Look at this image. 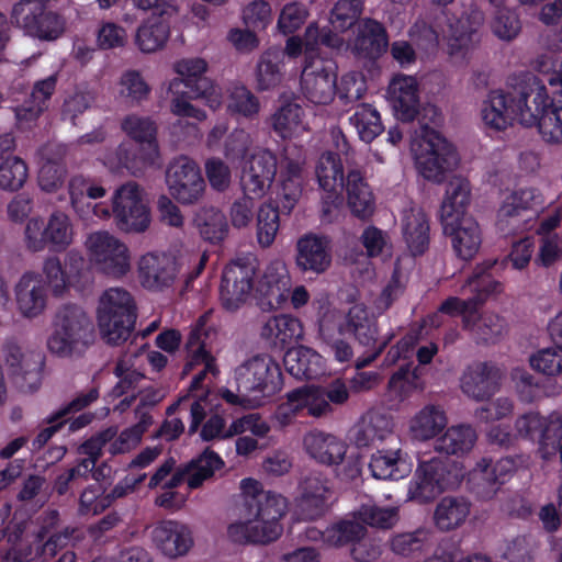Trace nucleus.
Wrapping results in <instances>:
<instances>
[{
    "label": "nucleus",
    "mask_w": 562,
    "mask_h": 562,
    "mask_svg": "<svg viewBox=\"0 0 562 562\" xmlns=\"http://www.w3.org/2000/svg\"><path fill=\"white\" fill-rule=\"evenodd\" d=\"M467 329L475 336L477 341L495 344L506 333V324L501 316L494 313H485L477 319L475 315L472 325Z\"/></svg>",
    "instance_id": "6e6d98bb"
},
{
    "label": "nucleus",
    "mask_w": 562,
    "mask_h": 562,
    "mask_svg": "<svg viewBox=\"0 0 562 562\" xmlns=\"http://www.w3.org/2000/svg\"><path fill=\"white\" fill-rule=\"evenodd\" d=\"M418 172L428 181L441 183L459 165L454 147L436 130L422 124L413 144Z\"/></svg>",
    "instance_id": "7ed1b4c3"
},
{
    "label": "nucleus",
    "mask_w": 562,
    "mask_h": 562,
    "mask_svg": "<svg viewBox=\"0 0 562 562\" xmlns=\"http://www.w3.org/2000/svg\"><path fill=\"white\" fill-rule=\"evenodd\" d=\"M364 537H367V528L358 519L357 513L351 518L340 519L331 524L322 532L323 541L335 548L352 546Z\"/></svg>",
    "instance_id": "a19ab883"
},
{
    "label": "nucleus",
    "mask_w": 562,
    "mask_h": 562,
    "mask_svg": "<svg viewBox=\"0 0 562 562\" xmlns=\"http://www.w3.org/2000/svg\"><path fill=\"white\" fill-rule=\"evenodd\" d=\"M337 75L333 60L311 57L301 74V90L314 104H328L336 94Z\"/></svg>",
    "instance_id": "ddd939ff"
},
{
    "label": "nucleus",
    "mask_w": 562,
    "mask_h": 562,
    "mask_svg": "<svg viewBox=\"0 0 562 562\" xmlns=\"http://www.w3.org/2000/svg\"><path fill=\"white\" fill-rule=\"evenodd\" d=\"M193 222L200 236L212 244L223 241L228 234L229 227L225 214L214 206L199 209Z\"/></svg>",
    "instance_id": "37998d69"
},
{
    "label": "nucleus",
    "mask_w": 562,
    "mask_h": 562,
    "mask_svg": "<svg viewBox=\"0 0 562 562\" xmlns=\"http://www.w3.org/2000/svg\"><path fill=\"white\" fill-rule=\"evenodd\" d=\"M344 189L347 194V204L356 217L367 220L374 213V196L360 169H348Z\"/></svg>",
    "instance_id": "cd10ccee"
},
{
    "label": "nucleus",
    "mask_w": 562,
    "mask_h": 562,
    "mask_svg": "<svg viewBox=\"0 0 562 562\" xmlns=\"http://www.w3.org/2000/svg\"><path fill=\"white\" fill-rule=\"evenodd\" d=\"M531 368L544 375H559L562 370V348H546L529 358Z\"/></svg>",
    "instance_id": "69168bd1"
},
{
    "label": "nucleus",
    "mask_w": 562,
    "mask_h": 562,
    "mask_svg": "<svg viewBox=\"0 0 562 562\" xmlns=\"http://www.w3.org/2000/svg\"><path fill=\"white\" fill-rule=\"evenodd\" d=\"M303 445L313 459L327 465L341 463L347 451V446L341 439L319 430L307 432L303 438Z\"/></svg>",
    "instance_id": "7c9ffc66"
},
{
    "label": "nucleus",
    "mask_w": 562,
    "mask_h": 562,
    "mask_svg": "<svg viewBox=\"0 0 562 562\" xmlns=\"http://www.w3.org/2000/svg\"><path fill=\"white\" fill-rule=\"evenodd\" d=\"M179 273L177 258L169 254L149 252L140 257L138 278L148 290L160 291L171 286Z\"/></svg>",
    "instance_id": "aec40b11"
},
{
    "label": "nucleus",
    "mask_w": 562,
    "mask_h": 562,
    "mask_svg": "<svg viewBox=\"0 0 562 562\" xmlns=\"http://www.w3.org/2000/svg\"><path fill=\"white\" fill-rule=\"evenodd\" d=\"M151 537L161 552L169 558L186 554L193 543L189 529L171 520L158 522L151 531Z\"/></svg>",
    "instance_id": "c85d7f7f"
},
{
    "label": "nucleus",
    "mask_w": 562,
    "mask_h": 562,
    "mask_svg": "<svg viewBox=\"0 0 562 562\" xmlns=\"http://www.w3.org/2000/svg\"><path fill=\"white\" fill-rule=\"evenodd\" d=\"M189 469L188 485L190 488L200 487L204 481L211 479L216 470L224 467L220 456L206 448L198 458L186 464Z\"/></svg>",
    "instance_id": "8fccbe9b"
},
{
    "label": "nucleus",
    "mask_w": 562,
    "mask_h": 562,
    "mask_svg": "<svg viewBox=\"0 0 562 562\" xmlns=\"http://www.w3.org/2000/svg\"><path fill=\"white\" fill-rule=\"evenodd\" d=\"M493 33L502 41L510 42L521 31L518 15L508 9H499L492 22Z\"/></svg>",
    "instance_id": "338daca9"
},
{
    "label": "nucleus",
    "mask_w": 562,
    "mask_h": 562,
    "mask_svg": "<svg viewBox=\"0 0 562 562\" xmlns=\"http://www.w3.org/2000/svg\"><path fill=\"white\" fill-rule=\"evenodd\" d=\"M362 12V0H337L330 10L329 23L335 31L346 32L360 22Z\"/></svg>",
    "instance_id": "5fc2aeb1"
},
{
    "label": "nucleus",
    "mask_w": 562,
    "mask_h": 562,
    "mask_svg": "<svg viewBox=\"0 0 562 562\" xmlns=\"http://www.w3.org/2000/svg\"><path fill=\"white\" fill-rule=\"evenodd\" d=\"M445 411L436 405H427L411 420L409 429L415 439L428 440L436 437L446 426Z\"/></svg>",
    "instance_id": "c03bdc74"
},
{
    "label": "nucleus",
    "mask_w": 562,
    "mask_h": 562,
    "mask_svg": "<svg viewBox=\"0 0 562 562\" xmlns=\"http://www.w3.org/2000/svg\"><path fill=\"white\" fill-rule=\"evenodd\" d=\"M166 184L170 196L182 205L202 201L206 190L199 165L188 156L173 158L166 168Z\"/></svg>",
    "instance_id": "1a4fd4ad"
},
{
    "label": "nucleus",
    "mask_w": 562,
    "mask_h": 562,
    "mask_svg": "<svg viewBox=\"0 0 562 562\" xmlns=\"http://www.w3.org/2000/svg\"><path fill=\"white\" fill-rule=\"evenodd\" d=\"M302 108L296 103H285L269 119L271 128L283 139L290 138L301 124Z\"/></svg>",
    "instance_id": "bf43d9fd"
},
{
    "label": "nucleus",
    "mask_w": 562,
    "mask_h": 562,
    "mask_svg": "<svg viewBox=\"0 0 562 562\" xmlns=\"http://www.w3.org/2000/svg\"><path fill=\"white\" fill-rule=\"evenodd\" d=\"M541 201L533 189H521L513 192L498 210V225L502 231L524 228L538 213Z\"/></svg>",
    "instance_id": "6ab92c4d"
},
{
    "label": "nucleus",
    "mask_w": 562,
    "mask_h": 562,
    "mask_svg": "<svg viewBox=\"0 0 562 562\" xmlns=\"http://www.w3.org/2000/svg\"><path fill=\"white\" fill-rule=\"evenodd\" d=\"M315 175L323 191L342 190L346 183L340 157L333 151H325L319 156Z\"/></svg>",
    "instance_id": "a18cd8bd"
},
{
    "label": "nucleus",
    "mask_w": 562,
    "mask_h": 562,
    "mask_svg": "<svg viewBox=\"0 0 562 562\" xmlns=\"http://www.w3.org/2000/svg\"><path fill=\"white\" fill-rule=\"evenodd\" d=\"M303 336L301 322L290 315H278L269 318L261 328V337L274 345L285 347Z\"/></svg>",
    "instance_id": "4c0bfd02"
},
{
    "label": "nucleus",
    "mask_w": 562,
    "mask_h": 562,
    "mask_svg": "<svg viewBox=\"0 0 562 562\" xmlns=\"http://www.w3.org/2000/svg\"><path fill=\"white\" fill-rule=\"evenodd\" d=\"M53 328L47 348L58 357L81 355L94 340L91 318L76 304H65L56 311Z\"/></svg>",
    "instance_id": "f03ea898"
},
{
    "label": "nucleus",
    "mask_w": 562,
    "mask_h": 562,
    "mask_svg": "<svg viewBox=\"0 0 562 562\" xmlns=\"http://www.w3.org/2000/svg\"><path fill=\"white\" fill-rule=\"evenodd\" d=\"M452 467L453 463L448 460L432 458L422 461L417 469L443 492L452 484L450 480Z\"/></svg>",
    "instance_id": "0e129e2a"
},
{
    "label": "nucleus",
    "mask_w": 562,
    "mask_h": 562,
    "mask_svg": "<svg viewBox=\"0 0 562 562\" xmlns=\"http://www.w3.org/2000/svg\"><path fill=\"white\" fill-rule=\"evenodd\" d=\"M228 111L247 119H255L260 111L259 99L244 85L232 88L228 97Z\"/></svg>",
    "instance_id": "052dcab7"
},
{
    "label": "nucleus",
    "mask_w": 562,
    "mask_h": 562,
    "mask_svg": "<svg viewBox=\"0 0 562 562\" xmlns=\"http://www.w3.org/2000/svg\"><path fill=\"white\" fill-rule=\"evenodd\" d=\"M136 304L122 288H111L99 299L97 319L101 337L112 346L121 345L131 336L136 323Z\"/></svg>",
    "instance_id": "20e7f679"
},
{
    "label": "nucleus",
    "mask_w": 562,
    "mask_h": 562,
    "mask_svg": "<svg viewBox=\"0 0 562 562\" xmlns=\"http://www.w3.org/2000/svg\"><path fill=\"white\" fill-rule=\"evenodd\" d=\"M2 353L11 382L23 393L36 391L41 385L45 356L25 348L15 338L3 342Z\"/></svg>",
    "instance_id": "423d86ee"
},
{
    "label": "nucleus",
    "mask_w": 562,
    "mask_h": 562,
    "mask_svg": "<svg viewBox=\"0 0 562 562\" xmlns=\"http://www.w3.org/2000/svg\"><path fill=\"white\" fill-rule=\"evenodd\" d=\"M379 446L385 442L384 447L400 446V438L395 435L393 419L390 415L373 411L364 418Z\"/></svg>",
    "instance_id": "e2e57ef3"
},
{
    "label": "nucleus",
    "mask_w": 562,
    "mask_h": 562,
    "mask_svg": "<svg viewBox=\"0 0 562 562\" xmlns=\"http://www.w3.org/2000/svg\"><path fill=\"white\" fill-rule=\"evenodd\" d=\"M471 201V187L468 179L453 176L446 189V195L440 206V221L452 220L467 214L464 209Z\"/></svg>",
    "instance_id": "58836bf2"
},
{
    "label": "nucleus",
    "mask_w": 562,
    "mask_h": 562,
    "mask_svg": "<svg viewBox=\"0 0 562 562\" xmlns=\"http://www.w3.org/2000/svg\"><path fill=\"white\" fill-rule=\"evenodd\" d=\"M483 13L471 10L453 22L449 21L448 50L451 56L465 57L479 42V29L483 23Z\"/></svg>",
    "instance_id": "4be33fe9"
},
{
    "label": "nucleus",
    "mask_w": 562,
    "mask_h": 562,
    "mask_svg": "<svg viewBox=\"0 0 562 562\" xmlns=\"http://www.w3.org/2000/svg\"><path fill=\"white\" fill-rule=\"evenodd\" d=\"M501 370L491 362H476L468 367L461 378V389L476 401H485L497 391Z\"/></svg>",
    "instance_id": "5701e85b"
},
{
    "label": "nucleus",
    "mask_w": 562,
    "mask_h": 562,
    "mask_svg": "<svg viewBox=\"0 0 562 562\" xmlns=\"http://www.w3.org/2000/svg\"><path fill=\"white\" fill-rule=\"evenodd\" d=\"M55 87L56 76L54 75L37 81L33 87L30 100L14 109L16 120L21 123L36 120L47 109L46 103L54 93Z\"/></svg>",
    "instance_id": "ea45409f"
},
{
    "label": "nucleus",
    "mask_w": 562,
    "mask_h": 562,
    "mask_svg": "<svg viewBox=\"0 0 562 562\" xmlns=\"http://www.w3.org/2000/svg\"><path fill=\"white\" fill-rule=\"evenodd\" d=\"M169 34V24L164 19L150 18L138 26L135 44L143 53H154L165 46Z\"/></svg>",
    "instance_id": "de8ad7c7"
},
{
    "label": "nucleus",
    "mask_w": 562,
    "mask_h": 562,
    "mask_svg": "<svg viewBox=\"0 0 562 562\" xmlns=\"http://www.w3.org/2000/svg\"><path fill=\"white\" fill-rule=\"evenodd\" d=\"M11 20L26 34L42 41H54L64 32V21L46 10L43 0H20L12 8Z\"/></svg>",
    "instance_id": "9b49d317"
},
{
    "label": "nucleus",
    "mask_w": 562,
    "mask_h": 562,
    "mask_svg": "<svg viewBox=\"0 0 562 562\" xmlns=\"http://www.w3.org/2000/svg\"><path fill=\"white\" fill-rule=\"evenodd\" d=\"M357 515L363 525L382 529L391 528L397 520L395 508H381L374 505L361 506Z\"/></svg>",
    "instance_id": "774afa93"
},
{
    "label": "nucleus",
    "mask_w": 562,
    "mask_h": 562,
    "mask_svg": "<svg viewBox=\"0 0 562 562\" xmlns=\"http://www.w3.org/2000/svg\"><path fill=\"white\" fill-rule=\"evenodd\" d=\"M29 178L26 162L18 156H10L0 164V189L18 192Z\"/></svg>",
    "instance_id": "864d4df0"
},
{
    "label": "nucleus",
    "mask_w": 562,
    "mask_h": 562,
    "mask_svg": "<svg viewBox=\"0 0 562 562\" xmlns=\"http://www.w3.org/2000/svg\"><path fill=\"white\" fill-rule=\"evenodd\" d=\"M282 63L283 53L279 48H269L260 55L255 69L257 91H270L281 83L283 78Z\"/></svg>",
    "instance_id": "473e14b6"
},
{
    "label": "nucleus",
    "mask_w": 562,
    "mask_h": 562,
    "mask_svg": "<svg viewBox=\"0 0 562 562\" xmlns=\"http://www.w3.org/2000/svg\"><path fill=\"white\" fill-rule=\"evenodd\" d=\"M507 91H492L482 110L486 125L495 130H505L514 121L527 127L538 126L550 108L546 86L532 75L526 74L515 78Z\"/></svg>",
    "instance_id": "f257e3e1"
},
{
    "label": "nucleus",
    "mask_w": 562,
    "mask_h": 562,
    "mask_svg": "<svg viewBox=\"0 0 562 562\" xmlns=\"http://www.w3.org/2000/svg\"><path fill=\"white\" fill-rule=\"evenodd\" d=\"M26 248L38 252L49 247L53 251H65L72 243V226L63 212H54L47 222L40 217L29 220L25 231Z\"/></svg>",
    "instance_id": "9d476101"
},
{
    "label": "nucleus",
    "mask_w": 562,
    "mask_h": 562,
    "mask_svg": "<svg viewBox=\"0 0 562 562\" xmlns=\"http://www.w3.org/2000/svg\"><path fill=\"white\" fill-rule=\"evenodd\" d=\"M257 240L263 248L270 247L280 228V212L272 202L262 203L256 217Z\"/></svg>",
    "instance_id": "603ef678"
},
{
    "label": "nucleus",
    "mask_w": 562,
    "mask_h": 562,
    "mask_svg": "<svg viewBox=\"0 0 562 562\" xmlns=\"http://www.w3.org/2000/svg\"><path fill=\"white\" fill-rule=\"evenodd\" d=\"M401 447L389 446L378 448L372 454L369 468L375 479L389 480L401 476L398 464L401 462Z\"/></svg>",
    "instance_id": "3c124183"
},
{
    "label": "nucleus",
    "mask_w": 562,
    "mask_h": 562,
    "mask_svg": "<svg viewBox=\"0 0 562 562\" xmlns=\"http://www.w3.org/2000/svg\"><path fill=\"white\" fill-rule=\"evenodd\" d=\"M286 371L299 380H312L321 373V357L305 346L288 349L283 357Z\"/></svg>",
    "instance_id": "72a5a7b5"
},
{
    "label": "nucleus",
    "mask_w": 562,
    "mask_h": 562,
    "mask_svg": "<svg viewBox=\"0 0 562 562\" xmlns=\"http://www.w3.org/2000/svg\"><path fill=\"white\" fill-rule=\"evenodd\" d=\"M296 269L310 279L326 273L333 263L331 239L322 234L307 233L295 243Z\"/></svg>",
    "instance_id": "4468645a"
},
{
    "label": "nucleus",
    "mask_w": 562,
    "mask_h": 562,
    "mask_svg": "<svg viewBox=\"0 0 562 562\" xmlns=\"http://www.w3.org/2000/svg\"><path fill=\"white\" fill-rule=\"evenodd\" d=\"M258 304L262 311L281 307L290 295L289 281L273 274H266L257 288Z\"/></svg>",
    "instance_id": "09e8293b"
},
{
    "label": "nucleus",
    "mask_w": 562,
    "mask_h": 562,
    "mask_svg": "<svg viewBox=\"0 0 562 562\" xmlns=\"http://www.w3.org/2000/svg\"><path fill=\"white\" fill-rule=\"evenodd\" d=\"M278 171V158L267 148L250 155L241 168L239 186L244 194L261 199L270 190Z\"/></svg>",
    "instance_id": "f3484780"
},
{
    "label": "nucleus",
    "mask_w": 562,
    "mask_h": 562,
    "mask_svg": "<svg viewBox=\"0 0 562 562\" xmlns=\"http://www.w3.org/2000/svg\"><path fill=\"white\" fill-rule=\"evenodd\" d=\"M15 300L19 311L25 317L40 315L46 306V295L42 277L27 271L15 285Z\"/></svg>",
    "instance_id": "c756f323"
},
{
    "label": "nucleus",
    "mask_w": 562,
    "mask_h": 562,
    "mask_svg": "<svg viewBox=\"0 0 562 562\" xmlns=\"http://www.w3.org/2000/svg\"><path fill=\"white\" fill-rule=\"evenodd\" d=\"M123 131L140 145L139 158L144 166H153L159 159L158 126L150 117L128 115L122 121Z\"/></svg>",
    "instance_id": "393cba45"
},
{
    "label": "nucleus",
    "mask_w": 562,
    "mask_h": 562,
    "mask_svg": "<svg viewBox=\"0 0 562 562\" xmlns=\"http://www.w3.org/2000/svg\"><path fill=\"white\" fill-rule=\"evenodd\" d=\"M440 222L443 233L451 237L456 255L462 260L473 259L482 244V234L477 222L469 214Z\"/></svg>",
    "instance_id": "412c9836"
},
{
    "label": "nucleus",
    "mask_w": 562,
    "mask_h": 562,
    "mask_svg": "<svg viewBox=\"0 0 562 562\" xmlns=\"http://www.w3.org/2000/svg\"><path fill=\"white\" fill-rule=\"evenodd\" d=\"M389 47V36L382 23L373 19H363L358 23L353 52L367 59H376Z\"/></svg>",
    "instance_id": "bb28decb"
},
{
    "label": "nucleus",
    "mask_w": 562,
    "mask_h": 562,
    "mask_svg": "<svg viewBox=\"0 0 562 562\" xmlns=\"http://www.w3.org/2000/svg\"><path fill=\"white\" fill-rule=\"evenodd\" d=\"M241 488L245 517H260L280 522L288 508L285 497L262 490L259 482L252 479L243 480Z\"/></svg>",
    "instance_id": "a211bd4d"
},
{
    "label": "nucleus",
    "mask_w": 562,
    "mask_h": 562,
    "mask_svg": "<svg viewBox=\"0 0 562 562\" xmlns=\"http://www.w3.org/2000/svg\"><path fill=\"white\" fill-rule=\"evenodd\" d=\"M475 441L476 432L471 426H451L436 439L434 449L447 456H463L472 450Z\"/></svg>",
    "instance_id": "79ce46f5"
},
{
    "label": "nucleus",
    "mask_w": 562,
    "mask_h": 562,
    "mask_svg": "<svg viewBox=\"0 0 562 562\" xmlns=\"http://www.w3.org/2000/svg\"><path fill=\"white\" fill-rule=\"evenodd\" d=\"M256 272V261L250 258H239L225 267L221 300L227 311H236L247 301L254 288Z\"/></svg>",
    "instance_id": "2eb2a0df"
},
{
    "label": "nucleus",
    "mask_w": 562,
    "mask_h": 562,
    "mask_svg": "<svg viewBox=\"0 0 562 562\" xmlns=\"http://www.w3.org/2000/svg\"><path fill=\"white\" fill-rule=\"evenodd\" d=\"M142 186L127 181L115 189L112 196V216L116 227L127 234L148 229L151 218Z\"/></svg>",
    "instance_id": "39448f33"
},
{
    "label": "nucleus",
    "mask_w": 562,
    "mask_h": 562,
    "mask_svg": "<svg viewBox=\"0 0 562 562\" xmlns=\"http://www.w3.org/2000/svg\"><path fill=\"white\" fill-rule=\"evenodd\" d=\"M538 130L547 143H562V93L554 101H551Z\"/></svg>",
    "instance_id": "680f3d73"
},
{
    "label": "nucleus",
    "mask_w": 562,
    "mask_h": 562,
    "mask_svg": "<svg viewBox=\"0 0 562 562\" xmlns=\"http://www.w3.org/2000/svg\"><path fill=\"white\" fill-rule=\"evenodd\" d=\"M471 513V502L463 496H445L436 505L434 522L441 531H450L464 524Z\"/></svg>",
    "instance_id": "2f4dec72"
},
{
    "label": "nucleus",
    "mask_w": 562,
    "mask_h": 562,
    "mask_svg": "<svg viewBox=\"0 0 562 562\" xmlns=\"http://www.w3.org/2000/svg\"><path fill=\"white\" fill-rule=\"evenodd\" d=\"M404 238L414 256L423 255L429 246V223L422 211L411 212L405 217Z\"/></svg>",
    "instance_id": "49530a36"
},
{
    "label": "nucleus",
    "mask_w": 562,
    "mask_h": 562,
    "mask_svg": "<svg viewBox=\"0 0 562 562\" xmlns=\"http://www.w3.org/2000/svg\"><path fill=\"white\" fill-rule=\"evenodd\" d=\"M346 334L340 323L331 315H326L319 322V336L328 347L329 352L338 362H349L355 353L352 346L344 338Z\"/></svg>",
    "instance_id": "e433bc0d"
},
{
    "label": "nucleus",
    "mask_w": 562,
    "mask_h": 562,
    "mask_svg": "<svg viewBox=\"0 0 562 562\" xmlns=\"http://www.w3.org/2000/svg\"><path fill=\"white\" fill-rule=\"evenodd\" d=\"M361 140L371 143L383 131L380 114L370 105L362 104L349 119Z\"/></svg>",
    "instance_id": "13d9d810"
},
{
    "label": "nucleus",
    "mask_w": 562,
    "mask_h": 562,
    "mask_svg": "<svg viewBox=\"0 0 562 562\" xmlns=\"http://www.w3.org/2000/svg\"><path fill=\"white\" fill-rule=\"evenodd\" d=\"M173 69L179 75V78H175L169 86L173 94H181L188 99L217 95L213 80L205 76L207 70L205 59L183 58L175 63Z\"/></svg>",
    "instance_id": "dca6fc26"
},
{
    "label": "nucleus",
    "mask_w": 562,
    "mask_h": 562,
    "mask_svg": "<svg viewBox=\"0 0 562 562\" xmlns=\"http://www.w3.org/2000/svg\"><path fill=\"white\" fill-rule=\"evenodd\" d=\"M345 331L367 349L368 356L356 361V368L362 369L374 361L392 340V335H380L378 321L364 304L351 306L339 322Z\"/></svg>",
    "instance_id": "0eeeda50"
},
{
    "label": "nucleus",
    "mask_w": 562,
    "mask_h": 562,
    "mask_svg": "<svg viewBox=\"0 0 562 562\" xmlns=\"http://www.w3.org/2000/svg\"><path fill=\"white\" fill-rule=\"evenodd\" d=\"M538 453L544 461L551 460L562 443V418L551 415L542 427L538 438Z\"/></svg>",
    "instance_id": "4d7b16f0"
},
{
    "label": "nucleus",
    "mask_w": 562,
    "mask_h": 562,
    "mask_svg": "<svg viewBox=\"0 0 562 562\" xmlns=\"http://www.w3.org/2000/svg\"><path fill=\"white\" fill-rule=\"evenodd\" d=\"M387 99L398 120L412 122L419 111L418 85L412 76L393 78L387 88Z\"/></svg>",
    "instance_id": "a878e982"
},
{
    "label": "nucleus",
    "mask_w": 562,
    "mask_h": 562,
    "mask_svg": "<svg viewBox=\"0 0 562 562\" xmlns=\"http://www.w3.org/2000/svg\"><path fill=\"white\" fill-rule=\"evenodd\" d=\"M496 260H486L477 265L473 273L467 280V286L470 288L473 295L471 300L479 310L490 296L503 291V284L496 280L491 270L496 265Z\"/></svg>",
    "instance_id": "f704fd0d"
},
{
    "label": "nucleus",
    "mask_w": 562,
    "mask_h": 562,
    "mask_svg": "<svg viewBox=\"0 0 562 562\" xmlns=\"http://www.w3.org/2000/svg\"><path fill=\"white\" fill-rule=\"evenodd\" d=\"M237 391L255 394L260 400L273 396L282 387L279 364L269 355H257L235 371Z\"/></svg>",
    "instance_id": "6e6552de"
},
{
    "label": "nucleus",
    "mask_w": 562,
    "mask_h": 562,
    "mask_svg": "<svg viewBox=\"0 0 562 562\" xmlns=\"http://www.w3.org/2000/svg\"><path fill=\"white\" fill-rule=\"evenodd\" d=\"M469 491L480 501H491L501 491L503 482L492 460L482 459L469 474Z\"/></svg>",
    "instance_id": "c9c22d12"
},
{
    "label": "nucleus",
    "mask_w": 562,
    "mask_h": 562,
    "mask_svg": "<svg viewBox=\"0 0 562 562\" xmlns=\"http://www.w3.org/2000/svg\"><path fill=\"white\" fill-rule=\"evenodd\" d=\"M246 521L232 524L228 538L239 544H268L280 538L283 527L279 521L260 517H246Z\"/></svg>",
    "instance_id": "b1692460"
},
{
    "label": "nucleus",
    "mask_w": 562,
    "mask_h": 562,
    "mask_svg": "<svg viewBox=\"0 0 562 562\" xmlns=\"http://www.w3.org/2000/svg\"><path fill=\"white\" fill-rule=\"evenodd\" d=\"M90 260L102 273L120 278L131 269L127 246L109 232L92 233L86 240Z\"/></svg>",
    "instance_id": "f8f14e48"
}]
</instances>
